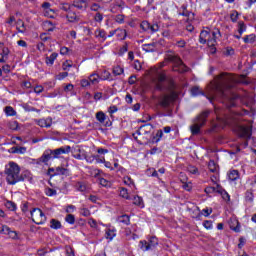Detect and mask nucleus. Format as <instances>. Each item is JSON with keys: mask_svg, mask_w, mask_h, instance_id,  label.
I'll return each mask as SVG.
<instances>
[{"mask_svg": "<svg viewBox=\"0 0 256 256\" xmlns=\"http://www.w3.org/2000/svg\"><path fill=\"white\" fill-rule=\"evenodd\" d=\"M88 225H90V227H92L93 229H96V227H97V221H96L95 219H93V218H90V219L88 220Z\"/></svg>", "mask_w": 256, "mask_h": 256, "instance_id": "e2e57ef3", "label": "nucleus"}, {"mask_svg": "<svg viewBox=\"0 0 256 256\" xmlns=\"http://www.w3.org/2000/svg\"><path fill=\"white\" fill-rule=\"evenodd\" d=\"M211 114V111L205 110L199 114L194 120V124L190 126L192 135H199L201 133V127L207 123V117Z\"/></svg>", "mask_w": 256, "mask_h": 256, "instance_id": "0eeeda50", "label": "nucleus"}, {"mask_svg": "<svg viewBox=\"0 0 256 256\" xmlns=\"http://www.w3.org/2000/svg\"><path fill=\"white\" fill-rule=\"evenodd\" d=\"M188 171L189 173H192V175H197V173L199 172V169H197V167L195 166H188Z\"/></svg>", "mask_w": 256, "mask_h": 256, "instance_id": "052dcab7", "label": "nucleus"}, {"mask_svg": "<svg viewBox=\"0 0 256 256\" xmlns=\"http://www.w3.org/2000/svg\"><path fill=\"white\" fill-rule=\"evenodd\" d=\"M215 114L218 121H222L224 125L231 127L234 133L238 134L240 139H245L242 143L243 147L249 146V139H251V135L253 134L251 126L241 125L243 117L249 115V110L241 108L237 110H225L219 106H215Z\"/></svg>", "mask_w": 256, "mask_h": 256, "instance_id": "f03ea898", "label": "nucleus"}, {"mask_svg": "<svg viewBox=\"0 0 256 256\" xmlns=\"http://www.w3.org/2000/svg\"><path fill=\"white\" fill-rule=\"evenodd\" d=\"M4 111L8 117H15V115H17V112L11 106H6Z\"/></svg>", "mask_w": 256, "mask_h": 256, "instance_id": "bb28decb", "label": "nucleus"}, {"mask_svg": "<svg viewBox=\"0 0 256 256\" xmlns=\"http://www.w3.org/2000/svg\"><path fill=\"white\" fill-rule=\"evenodd\" d=\"M118 223H123V225H130L131 218L127 214H123L121 216H118L117 218Z\"/></svg>", "mask_w": 256, "mask_h": 256, "instance_id": "dca6fc26", "label": "nucleus"}, {"mask_svg": "<svg viewBox=\"0 0 256 256\" xmlns=\"http://www.w3.org/2000/svg\"><path fill=\"white\" fill-rule=\"evenodd\" d=\"M123 71H124L123 67L117 65V66H115V67L113 68L112 73H113V75H116V76H117V75H122Z\"/></svg>", "mask_w": 256, "mask_h": 256, "instance_id": "79ce46f5", "label": "nucleus"}, {"mask_svg": "<svg viewBox=\"0 0 256 256\" xmlns=\"http://www.w3.org/2000/svg\"><path fill=\"white\" fill-rule=\"evenodd\" d=\"M111 78V73L107 70H104L100 76V79H102V81H107V79Z\"/></svg>", "mask_w": 256, "mask_h": 256, "instance_id": "09e8293b", "label": "nucleus"}, {"mask_svg": "<svg viewBox=\"0 0 256 256\" xmlns=\"http://www.w3.org/2000/svg\"><path fill=\"white\" fill-rule=\"evenodd\" d=\"M0 63H5L7 61V57H9V48L4 47L2 49V53H0Z\"/></svg>", "mask_w": 256, "mask_h": 256, "instance_id": "b1692460", "label": "nucleus"}, {"mask_svg": "<svg viewBox=\"0 0 256 256\" xmlns=\"http://www.w3.org/2000/svg\"><path fill=\"white\" fill-rule=\"evenodd\" d=\"M55 175H64L65 177H69V169L63 166H58L56 167Z\"/></svg>", "mask_w": 256, "mask_h": 256, "instance_id": "6ab92c4d", "label": "nucleus"}, {"mask_svg": "<svg viewBox=\"0 0 256 256\" xmlns=\"http://www.w3.org/2000/svg\"><path fill=\"white\" fill-rule=\"evenodd\" d=\"M163 138V130H158L156 135L152 138V143H159Z\"/></svg>", "mask_w": 256, "mask_h": 256, "instance_id": "c85d7f7f", "label": "nucleus"}, {"mask_svg": "<svg viewBox=\"0 0 256 256\" xmlns=\"http://www.w3.org/2000/svg\"><path fill=\"white\" fill-rule=\"evenodd\" d=\"M140 27H141V29H143V31H147L151 27V24L147 21H143L140 24Z\"/></svg>", "mask_w": 256, "mask_h": 256, "instance_id": "13d9d810", "label": "nucleus"}, {"mask_svg": "<svg viewBox=\"0 0 256 256\" xmlns=\"http://www.w3.org/2000/svg\"><path fill=\"white\" fill-rule=\"evenodd\" d=\"M243 247H245V238L240 237L239 238L238 249H243Z\"/></svg>", "mask_w": 256, "mask_h": 256, "instance_id": "338daca9", "label": "nucleus"}, {"mask_svg": "<svg viewBox=\"0 0 256 256\" xmlns=\"http://www.w3.org/2000/svg\"><path fill=\"white\" fill-rule=\"evenodd\" d=\"M12 149H15V151H12V153H18V154L27 153L26 147H12Z\"/></svg>", "mask_w": 256, "mask_h": 256, "instance_id": "de8ad7c7", "label": "nucleus"}, {"mask_svg": "<svg viewBox=\"0 0 256 256\" xmlns=\"http://www.w3.org/2000/svg\"><path fill=\"white\" fill-rule=\"evenodd\" d=\"M171 101H173V97L169 94H163L158 98V105L162 107V109H167L171 105Z\"/></svg>", "mask_w": 256, "mask_h": 256, "instance_id": "9d476101", "label": "nucleus"}, {"mask_svg": "<svg viewBox=\"0 0 256 256\" xmlns=\"http://www.w3.org/2000/svg\"><path fill=\"white\" fill-rule=\"evenodd\" d=\"M71 146L66 145L56 149H46L42 156L38 159V163H44L47 165L53 159H61V155H69Z\"/></svg>", "mask_w": 256, "mask_h": 256, "instance_id": "7ed1b4c3", "label": "nucleus"}, {"mask_svg": "<svg viewBox=\"0 0 256 256\" xmlns=\"http://www.w3.org/2000/svg\"><path fill=\"white\" fill-rule=\"evenodd\" d=\"M72 7L73 6L69 3H63V4L60 5V9L62 11H65L66 13H68L72 9Z\"/></svg>", "mask_w": 256, "mask_h": 256, "instance_id": "c03bdc74", "label": "nucleus"}, {"mask_svg": "<svg viewBox=\"0 0 256 256\" xmlns=\"http://www.w3.org/2000/svg\"><path fill=\"white\" fill-rule=\"evenodd\" d=\"M217 35L221 37V31L219 29L211 30H202L199 36V43L205 45L207 43L208 47H212V53H215L217 49L215 45H217Z\"/></svg>", "mask_w": 256, "mask_h": 256, "instance_id": "20e7f679", "label": "nucleus"}, {"mask_svg": "<svg viewBox=\"0 0 256 256\" xmlns=\"http://www.w3.org/2000/svg\"><path fill=\"white\" fill-rule=\"evenodd\" d=\"M57 57H59V54H57V52H53L50 56H47L45 60L46 65H53Z\"/></svg>", "mask_w": 256, "mask_h": 256, "instance_id": "a211bd4d", "label": "nucleus"}, {"mask_svg": "<svg viewBox=\"0 0 256 256\" xmlns=\"http://www.w3.org/2000/svg\"><path fill=\"white\" fill-rule=\"evenodd\" d=\"M191 94L193 95V97H197V95H205V93L202 92V90H200L198 86L192 87Z\"/></svg>", "mask_w": 256, "mask_h": 256, "instance_id": "473e14b6", "label": "nucleus"}, {"mask_svg": "<svg viewBox=\"0 0 256 256\" xmlns=\"http://www.w3.org/2000/svg\"><path fill=\"white\" fill-rule=\"evenodd\" d=\"M206 195H211L212 193H217V186L216 187H213V186H207L205 189H204Z\"/></svg>", "mask_w": 256, "mask_h": 256, "instance_id": "a19ab883", "label": "nucleus"}, {"mask_svg": "<svg viewBox=\"0 0 256 256\" xmlns=\"http://www.w3.org/2000/svg\"><path fill=\"white\" fill-rule=\"evenodd\" d=\"M157 245H159V239L155 236H151L148 240H141L138 244L139 249L141 251H154L157 249Z\"/></svg>", "mask_w": 256, "mask_h": 256, "instance_id": "6e6552de", "label": "nucleus"}, {"mask_svg": "<svg viewBox=\"0 0 256 256\" xmlns=\"http://www.w3.org/2000/svg\"><path fill=\"white\" fill-rule=\"evenodd\" d=\"M181 9L183 10L182 12L179 13V15H181L182 17H189L191 15V12H189L187 10V5L186 4H183L181 6Z\"/></svg>", "mask_w": 256, "mask_h": 256, "instance_id": "c9c22d12", "label": "nucleus"}, {"mask_svg": "<svg viewBox=\"0 0 256 256\" xmlns=\"http://www.w3.org/2000/svg\"><path fill=\"white\" fill-rule=\"evenodd\" d=\"M94 35H95V37H97V38L103 39V41H106V40H107V32H105V30H103V29H97V30L94 32Z\"/></svg>", "mask_w": 256, "mask_h": 256, "instance_id": "412c9836", "label": "nucleus"}, {"mask_svg": "<svg viewBox=\"0 0 256 256\" xmlns=\"http://www.w3.org/2000/svg\"><path fill=\"white\" fill-rule=\"evenodd\" d=\"M96 119L99 123H105V119H107V115L103 111H99L96 113Z\"/></svg>", "mask_w": 256, "mask_h": 256, "instance_id": "cd10ccee", "label": "nucleus"}, {"mask_svg": "<svg viewBox=\"0 0 256 256\" xmlns=\"http://www.w3.org/2000/svg\"><path fill=\"white\" fill-rule=\"evenodd\" d=\"M165 61H169L170 63L174 64L172 71L176 73H187V65H185L183 60H181V57H179V55L175 54L173 51H168Z\"/></svg>", "mask_w": 256, "mask_h": 256, "instance_id": "423d86ee", "label": "nucleus"}, {"mask_svg": "<svg viewBox=\"0 0 256 256\" xmlns=\"http://www.w3.org/2000/svg\"><path fill=\"white\" fill-rule=\"evenodd\" d=\"M37 125H39V127H51V124L47 123V120L45 119H39L36 121Z\"/></svg>", "mask_w": 256, "mask_h": 256, "instance_id": "a18cd8bd", "label": "nucleus"}, {"mask_svg": "<svg viewBox=\"0 0 256 256\" xmlns=\"http://www.w3.org/2000/svg\"><path fill=\"white\" fill-rule=\"evenodd\" d=\"M217 193L219 195H221L222 199H224V201H230L231 196H229V193H227V191L225 189H223V187L219 184H217Z\"/></svg>", "mask_w": 256, "mask_h": 256, "instance_id": "2eb2a0df", "label": "nucleus"}, {"mask_svg": "<svg viewBox=\"0 0 256 256\" xmlns=\"http://www.w3.org/2000/svg\"><path fill=\"white\" fill-rule=\"evenodd\" d=\"M208 169L211 173H217L218 166L214 160H210L208 163Z\"/></svg>", "mask_w": 256, "mask_h": 256, "instance_id": "c756f323", "label": "nucleus"}, {"mask_svg": "<svg viewBox=\"0 0 256 256\" xmlns=\"http://www.w3.org/2000/svg\"><path fill=\"white\" fill-rule=\"evenodd\" d=\"M21 181H29V183H33V175L28 170L23 171L18 176V183Z\"/></svg>", "mask_w": 256, "mask_h": 256, "instance_id": "ddd939ff", "label": "nucleus"}, {"mask_svg": "<svg viewBox=\"0 0 256 256\" xmlns=\"http://www.w3.org/2000/svg\"><path fill=\"white\" fill-rule=\"evenodd\" d=\"M63 226L61 225V221L57 219H51L50 220V228L51 229H61Z\"/></svg>", "mask_w": 256, "mask_h": 256, "instance_id": "a878e982", "label": "nucleus"}, {"mask_svg": "<svg viewBox=\"0 0 256 256\" xmlns=\"http://www.w3.org/2000/svg\"><path fill=\"white\" fill-rule=\"evenodd\" d=\"M116 31L118 39H120V41H125V39L127 38V30L117 28Z\"/></svg>", "mask_w": 256, "mask_h": 256, "instance_id": "4be33fe9", "label": "nucleus"}, {"mask_svg": "<svg viewBox=\"0 0 256 256\" xmlns=\"http://www.w3.org/2000/svg\"><path fill=\"white\" fill-rule=\"evenodd\" d=\"M117 111H119V109L115 105L110 106L108 109V112L110 113V115H113V113H117Z\"/></svg>", "mask_w": 256, "mask_h": 256, "instance_id": "69168bd1", "label": "nucleus"}, {"mask_svg": "<svg viewBox=\"0 0 256 256\" xmlns=\"http://www.w3.org/2000/svg\"><path fill=\"white\" fill-rule=\"evenodd\" d=\"M16 29L18 33H25L27 31V28L25 27V22H23V20L21 19L17 20Z\"/></svg>", "mask_w": 256, "mask_h": 256, "instance_id": "f3484780", "label": "nucleus"}, {"mask_svg": "<svg viewBox=\"0 0 256 256\" xmlns=\"http://www.w3.org/2000/svg\"><path fill=\"white\" fill-rule=\"evenodd\" d=\"M23 109H24L25 111H28V112L36 111V113H39V112L41 111V110H39V109H37V108H35V107L30 106L29 104H24V105H23Z\"/></svg>", "mask_w": 256, "mask_h": 256, "instance_id": "8fccbe9b", "label": "nucleus"}, {"mask_svg": "<svg viewBox=\"0 0 256 256\" xmlns=\"http://www.w3.org/2000/svg\"><path fill=\"white\" fill-rule=\"evenodd\" d=\"M219 81L215 85V94L210 99V103L214 105V110L217 103H221L223 107H226L227 111H231L232 107L237 105V99L239 96L233 92V87L237 85H251V80L245 74H241L237 77L231 76L229 73H221L218 76Z\"/></svg>", "mask_w": 256, "mask_h": 256, "instance_id": "f257e3e1", "label": "nucleus"}, {"mask_svg": "<svg viewBox=\"0 0 256 256\" xmlns=\"http://www.w3.org/2000/svg\"><path fill=\"white\" fill-rule=\"evenodd\" d=\"M0 233H1L2 235H8V237H9L10 239H14V240L19 239V236H18V234H17V231L11 230V229L9 228V226H7V225H2V227H1V229H0Z\"/></svg>", "mask_w": 256, "mask_h": 256, "instance_id": "9b49d317", "label": "nucleus"}, {"mask_svg": "<svg viewBox=\"0 0 256 256\" xmlns=\"http://www.w3.org/2000/svg\"><path fill=\"white\" fill-rule=\"evenodd\" d=\"M96 151L98 155H107V153H109V149H105V148H97Z\"/></svg>", "mask_w": 256, "mask_h": 256, "instance_id": "680f3d73", "label": "nucleus"}, {"mask_svg": "<svg viewBox=\"0 0 256 256\" xmlns=\"http://www.w3.org/2000/svg\"><path fill=\"white\" fill-rule=\"evenodd\" d=\"M72 9H79L80 11L83 9H87V2L85 0H73Z\"/></svg>", "mask_w": 256, "mask_h": 256, "instance_id": "4468645a", "label": "nucleus"}, {"mask_svg": "<svg viewBox=\"0 0 256 256\" xmlns=\"http://www.w3.org/2000/svg\"><path fill=\"white\" fill-rule=\"evenodd\" d=\"M84 159L87 161V163H93V161H95V159H97V157H99L98 155H91L88 156L87 154H83Z\"/></svg>", "mask_w": 256, "mask_h": 256, "instance_id": "3c124183", "label": "nucleus"}, {"mask_svg": "<svg viewBox=\"0 0 256 256\" xmlns=\"http://www.w3.org/2000/svg\"><path fill=\"white\" fill-rule=\"evenodd\" d=\"M134 205H137L138 207H143V198L139 196H134Z\"/></svg>", "mask_w": 256, "mask_h": 256, "instance_id": "49530a36", "label": "nucleus"}, {"mask_svg": "<svg viewBox=\"0 0 256 256\" xmlns=\"http://www.w3.org/2000/svg\"><path fill=\"white\" fill-rule=\"evenodd\" d=\"M66 18L69 23H79L80 21L79 15H77V12L73 8V6L72 9L67 13Z\"/></svg>", "mask_w": 256, "mask_h": 256, "instance_id": "f8f14e48", "label": "nucleus"}, {"mask_svg": "<svg viewBox=\"0 0 256 256\" xmlns=\"http://www.w3.org/2000/svg\"><path fill=\"white\" fill-rule=\"evenodd\" d=\"M42 8L46 11V13H55V10L51 9V3L49 2H44L42 4Z\"/></svg>", "mask_w": 256, "mask_h": 256, "instance_id": "f704fd0d", "label": "nucleus"}, {"mask_svg": "<svg viewBox=\"0 0 256 256\" xmlns=\"http://www.w3.org/2000/svg\"><path fill=\"white\" fill-rule=\"evenodd\" d=\"M115 237V230L107 229L106 230V239H113Z\"/></svg>", "mask_w": 256, "mask_h": 256, "instance_id": "5fc2aeb1", "label": "nucleus"}, {"mask_svg": "<svg viewBox=\"0 0 256 256\" xmlns=\"http://www.w3.org/2000/svg\"><path fill=\"white\" fill-rule=\"evenodd\" d=\"M76 189L77 191H81L82 193H84V191H87V186L83 182H77Z\"/></svg>", "mask_w": 256, "mask_h": 256, "instance_id": "ea45409f", "label": "nucleus"}, {"mask_svg": "<svg viewBox=\"0 0 256 256\" xmlns=\"http://www.w3.org/2000/svg\"><path fill=\"white\" fill-rule=\"evenodd\" d=\"M230 19L232 23H237V21H239V12H237V10H233L230 14Z\"/></svg>", "mask_w": 256, "mask_h": 256, "instance_id": "72a5a7b5", "label": "nucleus"}, {"mask_svg": "<svg viewBox=\"0 0 256 256\" xmlns=\"http://www.w3.org/2000/svg\"><path fill=\"white\" fill-rule=\"evenodd\" d=\"M120 197H123V199H131V196H129V192L127 191V188H121L120 189Z\"/></svg>", "mask_w": 256, "mask_h": 256, "instance_id": "e433bc0d", "label": "nucleus"}, {"mask_svg": "<svg viewBox=\"0 0 256 256\" xmlns=\"http://www.w3.org/2000/svg\"><path fill=\"white\" fill-rule=\"evenodd\" d=\"M247 31V25H245V22L239 21L238 22V33L239 35H243Z\"/></svg>", "mask_w": 256, "mask_h": 256, "instance_id": "7c9ffc66", "label": "nucleus"}, {"mask_svg": "<svg viewBox=\"0 0 256 256\" xmlns=\"http://www.w3.org/2000/svg\"><path fill=\"white\" fill-rule=\"evenodd\" d=\"M66 223H69L70 225H75V215L73 214H68L65 217Z\"/></svg>", "mask_w": 256, "mask_h": 256, "instance_id": "58836bf2", "label": "nucleus"}, {"mask_svg": "<svg viewBox=\"0 0 256 256\" xmlns=\"http://www.w3.org/2000/svg\"><path fill=\"white\" fill-rule=\"evenodd\" d=\"M100 79H101V76H99V74L97 73H93L89 76V82L91 85H97Z\"/></svg>", "mask_w": 256, "mask_h": 256, "instance_id": "5701e85b", "label": "nucleus"}, {"mask_svg": "<svg viewBox=\"0 0 256 256\" xmlns=\"http://www.w3.org/2000/svg\"><path fill=\"white\" fill-rule=\"evenodd\" d=\"M245 200L249 203H253V191L247 190L245 193Z\"/></svg>", "mask_w": 256, "mask_h": 256, "instance_id": "37998d69", "label": "nucleus"}, {"mask_svg": "<svg viewBox=\"0 0 256 256\" xmlns=\"http://www.w3.org/2000/svg\"><path fill=\"white\" fill-rule=\"evenodd\" d=\"M213 213V209L205 208L202 210L201 215H204V217H209Z\"/></svg>", "mask_w": 256, "mask_h": 256, "instance_id": "4d7b16f0", "label": "nucleus"}, {"mask_svg": "<svg viewBox=\"0 0 256 256\" xmlns=\"http://www.w3.org/2000/svg\"><path fill=\"white\" fill-rule=\"evenodd\" d=\"M203 226L205 227V229H213V221L205 220L203 222Z\"/></svg>", "mask_w": 256, "mask_h": 256, "instance_id": "6e6d98bb", "label": "nucleus"}, {"mask_svg": "<svg viewBox=\"0 0 256 256\" xmlns=\"http://www.w3.org/2000/svg\"><path fill=\"white\" fill-rule=\"evenodd\" d=\"M115 21H116V23H119V24L125 23V15H123V14L116 15Z\"/></svg>", "mask_w": 256, "mask_h": 256, "instance_id": "864d4df0", "label": "nucleus"}, {"mask_svg": "<svg viewBox=\"0 0 256 256\" xmlns=\"http://www.w3.org/2000/svg\"><path fill=\"white\" fill-rule=\"evenodd\" d=\"M80 84H81V87H89V85H91V82L87 79H83L81 80Z\"/></svg>", "mask_w": 256, "mask_h": 256, "instance_id": "774afa93", "label": "nucleus"}, {"mask_svg": "<svg viewBox=\"0 0 256 256\" xmlns=\"http://www.w3.org/2000/svg\"><path fill=\"white\" fill-rule=\"evenodd\" d=\"M80 213L83 215V217H89L91 215V211H89L87 208H83Z\"/></svg>", "mask_w": 256, "mask_h": 256, "instance_id": "0e129e2a", "label": "nucleus"}, {"mask_svg": "<svg viewBox=\"0 0 256 256\" xmlns=\"http://www.w3.org/2000/svg\"><path fill=\"white\" fill-rule=\"evenodd\" d=\"M31 217L33 223L36 225H43L47 221V216H45V213L39 208H33L31 211Z\"/></svg>", "mask_w": 256, "mask_h": 256, "instance_id": "1a4fd4ad", "label": "nucleus"}, {"mask_svg": "<svg viewBox=\"0 0 256 256\" xmlns=\"http://www.w3.org/2000/svg\"><path fill=\"white\" fill-rule=\"evenodd\" d=\"M6 181L8 185H16L19 183V173H21V167L15 162H9L5 166Z\"/></svg>", "mask_w": 256, "mask_h": 256, "instance_id": "39448f33", "label": "nucleus"}, {"mask_svg": "<svg viewBox=\"0 0 256 256\" xmlns=\"http://www.w3.org/2000/svg\"><path fill=\"white\" fill-rule=\"evenodd\" d=\"M255 34H250L244 37V43H255Z\"/></svg>", "mask_w": 256, "mask_h": 256, "instance_id": "4c0bfd02", "label": "nucleus"}, {"mask_svg": "<svg viewBox=\"0 0 256 256\" xmlns=\"http://www.w3.org/2000/svg\"><path fill=\"white\" fill-rule=\"evenodd\" d=\"M45 193L48 197H53V196L57 195V190L52 189V188H46Z\"/></svg>", "mask_w": 256, "mask_h": 256, "instance_id": "603ef678", "label": "nucleus"}, {"mask_svg": "<svg viewBox=\"0 0 256 256\" xmlns=\"http://www.w3.org/2000/svg\"><path fill=\"white\" fill-rule=\"evenodd\" d=\"M229 181H237L239 179V171L238 170H230L228 173Z\"/></svg>", "mask_w": 256, "mask_h": 256, "instance_id": "393cba45", "label": "nucleus"}, {"mask_svg": "<svg viewBox=\"0 0 256 256\" xmlns=\"http://www.w3.org/2000/svg\"><path fill=\"white\" fill-rule=\"evenodd\" d=\"M167 83H168L169 93H171L172 95H175V89H177V85L175 84V81L173 79H168Z\"/></svg>", "mask_w": 256, "mask_h": 256, "instance_id": "aec40b11", "label": "nucleus"}, {"mask_svg": "<svg viewBox=\"0 0 256 256\" xmlns=\"http://www.w3.org/2000/svg\"><path fill=\"white\" fill-rule=\"evenodd\" d=\"M66 255L67 256H75V250L71 246H66Z\"/></svg>", "mask_w": 256, "mask_h": 256, "instance_id": "bf43d9fd", "label": "nucleus"}, {"mask_svg": "<svg viewBox=\"0 0 256 256\" xmlns=\"http://www.w3.org/2000/svg\"><path fill=\"white\" fill-rule=\"evenodd\" d=\"M5 207L9 209V211H16L17 210V204L13 201L7 200L5 203Z\"/></svg>", "mask_w": 256, "mask_h": 256, "instance_id": "2f4dec72", "label": "nucleus"}]
</instances>
